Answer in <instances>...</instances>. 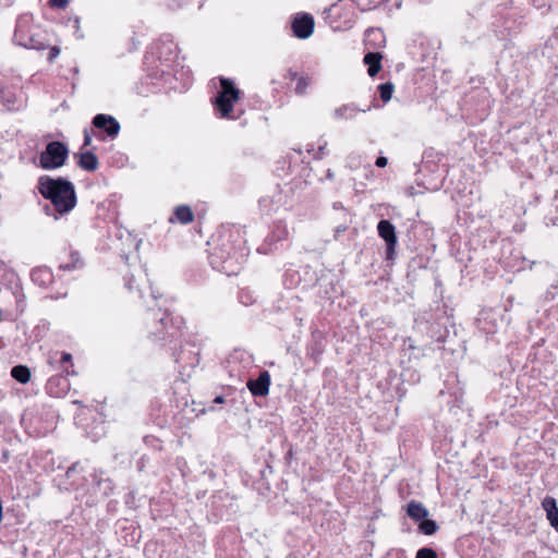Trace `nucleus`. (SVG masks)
I'll return each instance as SVG.
<instances>
[{
  "mask_svg": "<svg viewBox=\"0 0 558 558\" xmlns=\"http://www.w3.org/2000/svg\"><path fill=\"white\" fill-rule=\"evenodd\" d=\"M327 154H328L327 142H324L322 145H319L318 149L316 151H314V158L322 159Z\"/></svg>",
  "mask_w": 558,
  "mask_h": 558,
  "instance_id": "25",
  "label": "nucleus"
},
{
  "mask_svg": "<svg viewBox=\"0 0 558 558\" xmlns=\"http://www.w3.org/2000/svg\"><path fill=\"white\" fill-rule=\"evenodd\" d=\"M407 512L408 515L415 521L423 520L428 515V510L423 506V504L414 500L408 504Z\"/></svg>",
  "mask_w": 558,
  "mask_h": 558,
  "instance_id": "14",
  "label": "nucleus"
},
{
  "mask_svg": "<svg viewBox=\"0 0 558 558\" xmlns=\"http://www.w3.org/2000/svg\"><path fill=\"white\" fill-rule=\"evenodd\" d=\"M60 54V48L57 47V46H53L50 48V51H49V56H48V61L49 62H53L54 59Z\"/></svg>",
  "mask_w": 558,
  "mask_h": 558,
  "instance_id": "26",
  "label": "nucleus"
},
{
  "mask_svg": "<svg viewBox=\"0 0 558 558\" xmlns=\"http://www.w3.org/2000/svg\"><path fill=\"white\" fill-rule=\"evenodd\" d=\"M175 218L182 223L193 221L194 215L189 206H178L174 211Z\"/></svg>",
  "mask_w": 558,
  "mask_h": 558,
  "instance_id": "18",
  "label": "nucleus"
},
{
  "mask_svg": "<svg viewBox=\"0 0 558 558\" xmlns=\"http://www.w3.org/2000/svg\"><path fill=\"white\" fill-rule=\"evenodd\" d=\"M93 124L97 129H102L111 138H114L120 131L119 122L113 117L107 114L100 113L94 117Z\"/></svg>",
  "mask_w": 558,
  "mask_h": 558,
  "instance_id": "7",
  "label": "nucleus"
},
{
  "mask_svg": "<svg viewBox=\"0 0 558 558\" xmlns=\"http://www.w3.org/2000/svg\"><path fill=\"white\" fill-rule=\"evenodd\" d=\"M69 3V0H50V5L59 9H64Z\"/></svg>",
  "mask_w": 558,
  "mask_h": 558,
  "instance_id": "27",
  "label": "nucleus"
},
{
  "mask_svg": "<svg viewBox=\"0 0 558 558\" xmlns=\"http://www.w3.org/2000/svg\"><path fill=\"white\" fill-rule=\"evenodd\" d=\"M294 35L299 38H308L314 31V19L310 14L296 16L292 23Z\"/></svg>",
  "mask_w": 558,
  "mask_h": 558,
  "instance_id": "6",
  "label": "nucleus"
},
{
  "mask_svg": "<svg viewBox=\"0 0 558 558\" xmlns=\"http://www.w3.org/2000/svg\"><path fill=\"white\" fill-rule=\"evenodd\" d=\"M420 530L426 535H433L437 531V524L433 520H423Z\"/></svg>",
  "mask_w": 558,
  "mask_h": 558,
  "instance_id": "20",
  "label": "nucleus"
},
{
  "mask_svg": "<svg viewBox=\"0 0 558 558\" xmlns=\"http://www.w3.org/2000/svg\"><path fill=\"white\" fill-rule=\"evenodd\" d=\"M387 162H388V160H387V158H386V157H378V158L376 159V166H377V167H379V168H384V167H386V166H387Z\"/></svg>",
  "mask_w": 558,
  "mask_h": 558,
  "instance_id": "28",
  "label": "nucleus"
},
{
  "mask_svg": "<svg viewBox=\"0 0 558 558\" xmlns=\"http://www.w3.org/2000/svg\"><path fill=\"white\" fill-rule=\"evenodd\" d=\"M415 558H437V554L434 549L424 547L417 550Z\"/></svg>",
  "mask_w": 558,
  "mask_h": 558,
  "instance_id": "21",
  "label": "nucleus"
},
{
  "mask_svg": "<svg viewBox=\"0 0 558 558\" xmlns=\"http://www.w3.org/2000/svg\"><path fill=\"white\" fill-rule=\"evenodd\" d=\"M72 361V355L68 352H62L61 363H70Z\"/></svg>",
  "mask_w": 558,
  "mask_h": 558,
  "instance_id": "29",
  "label": "nucleus"
},
{
  "mask_svg": "<svg viewBox=\"0 0 558 558\" xmlns=\"http://www.w3.org/2000/svg\"><path fill=\"white\" fill-rule=\"evenodd\" d=\"M368 109H361L354 104H345L333 110V118L337 121L353 120L360 112H366Z\"/></svg>",
  "mask_w": 558,
  "mask_h": 558,
  "instance_id": "11",
  "label": "nucleus"
},
{
  "mask_svg": "<svg viewBox=\"0 0 558 558\" xmlns=\"http://www.w3.org/2000/svg\"><path fill=\"white\" fill-rule=\"evenodd\" d=\"M33 280H39V277H45L47 280L50 279V272L47 269H36L32 274Z\"/></svg>",
  "mask_w": 558,
  "mask_h": 558,
  "instance_id": "24",
  "label": "nucleus"
},
{
  "mask_svg": "<svg viewBox=\"0 0 558 558\" xmlns=\"http://www.w3.org/2000/svg\"><path fill=\"white\" fill-rule=\"evenodd\" d=\"M333 177H335L333 172L331 170H328L327 171V178L328 179H333Z\"/></svg>",
  "mask_w": 558,
  "mask_h": 558,
  "instance_id": "33",
  "label": "nucleus"
},
{
  "mask_svg": "<svg viewBox=\"0 0 558 558\" xmlns=\"http://www.w3.org/2000/svg\"><path fill=\"white\" fill-rule=\"evenodd\" d=\"M380 98L387 102L391 99L393 93V85L391 83H385L379 85Z\"/></svg>",
  "mask_w": 558,
  "mask_h": 558,
  "instance_id": "19",
  "label": "nucleus"
},
{
  "mask_svg": "<svg viewBox=\"0 0 558 558\" xmlns=\"http://www.w3.org/2000/svg\"><path fill=\"white\" fill-rule=\"evenodd\" d=\"M73 263L72 264H63L60 266L63 270H71L80 267L82 265V262L77 255H72Z\"/></svg>",
  "mask_w": 558,
  "mask_h": 558,
  "instance_id": "22",
  "label": "nucleus"
},
{
  "mask_svg": "<svg viewBox=\"0 0 558 558\" xmlns=\"http://www.w3.org/2000/svg\"><path fill=\"white\" fill-rule=\"evenodd\" d=\"M104 471L95 470L93 473V481L102 489L104 495L108 496L113 492V485L110 478H104Z\"/></svg>",
  "mask_w": 558,
  "mask_h": 558,
  "instance_id": "15",
  "label": "nucleus"
},
{
  "mask_svg": "<svg viewBox=\"0 0 558 558\" xmlns=\"http://www.w3.org/2000/svg\"><path fill=\"white\" fill-rule=\"evenodd\" d=\"M11 376L21 384H26L31 379V371L27 366L16 365L11 369Z\"/></svg>",
  "mask_w": 558,
  "mask_h": 558,
  "instance_id": "17",
  "label": "nucleus"
},
{
  "mask_svg": "<svg viewBox=\"0 0 558 558\" xmlns=\"http://www.w3.org/2000/svg\"><path fill=\"white\" fill-rule=\"evenodd\" d=\"M69 155L68 147L58 141L47 144L39 156V166L45 170H53L62 167Z\"/></svg>",
  "mask_w": 558,
  "mask_h": 558,
  "instance_id": "4",
  "label": "nucleus"
},
{
  "mask_svg": "<svg viewBox=\"0 0 558 558\" xmlns=\"http://www.w3.org/2000/svg\"><path fill=\"white\" fill-rule=\"evenodd\" d=\"M78 165L87 171H95L98 168V159L95 154L90 151L82 153L80 155Z\"/></svg>",
  "mask_w": 558,
  "mask_h": 558,
  "instance_id": "16",
  "label": "nucleus"
},
{
  "mask_svg": "<svg viewBox=\"0 0 558 558\" xmlns=\"http://www.w3.org/2000/svg\"><path fill=\"white\" fill-rule=\"evenodd\" d=\"M270 386V375L267 371H264L259 374L256 379H251L247 381V388L252 392L253 396L256 397H265L269 392Z\"/></svg>",
  "mask_w": 558,
  "mask_h": 558,
  "instance_id": "8",
  "label": "nucleus"
},
{
  "mask_svg": "<svg viewBox=\"0 0 558 558\" xmlns=\"http://www.w3.org/2000/svg\"><path fill=\"white\" fill-rule=\"evenodd\" d=\"M383 56L379 52H372L365 54L364 62L368 65V74L371 76H375L381 69V61Z\"/></svg>",
  "mask_w": 558,
  "mask_h": 558,
  "instance_id": "13",
  "label": "nucleus"
},
{
  "mask_svg": "<svg viewBox=\"0 0 558 558\" xmlns=\"http://www.w3.org/2000/svg\"><path fill=\"white\" fill-rule=\"evenodd\" d=\"M0 104L8 110H15L19 108L15 90L4 84L2 80H0Z\"/></svg>",
  "mask_w": 558,
  "mask_h": 558,
  "instance_id": "10",
  "label": "nucleus"
},
{
  "mask_svg": "<svg viewBox=\"0 0 558 558\" xmlns=\"http://www.w3.org/2000/svg\"><path fill=\"white\" fill-rule=\"evenodd\" d=\"M13 38L15 44L28 49L43 50L49 46L46 33L33 23L31 16L19 19Z\"/></svg>",
  "mask_w": 558,
  "mask_h": 558,
  "instance_id": "2",
  "label": "nucleus"
},
{
  "mask_svg": "<svg viewBox=\"0 0 558 558\" xmlns=\"http://www.w3.org/2000/svg\"><path fill=\"white\" fill-rule=\"evenodd\" d=\"M215 402H216V403H222V402H223V398H222V397H220V396H219V397H216V398H215Z\"/></svg>",
  "mask_w": 558,
  "mask_h": 558,
  "instance_id": "34",
  "label": "nucleus"
},
{
  "mask_svg": "<svg viewBox=\"0 0 558 558\" xmlns=\"http://www.w3.org/2000/svg\"><path fill=\"white\" fill-rule=\"evenodd\" d=\"M542 507L550 525L558 532V506L556 499L550 496L545 497Z\"/></svg>",
  "mask_w": 558,
  "mask_h": 558,
  "instance_id": "12",
  "label": "nucleus"
},
{
  "mask_svg": "<svg viewBox=\"0 0 558 558\" xmlns=\"http://www.w3.org/2000/svg\"><path fill=\"white\" fill-rule=\"evenodd\" d=\"M379 236L387 244V258L391 259L397 245V235L395 226L389 220H380L377 225Z\"/></svg>",
  "mask_w": 558,
  "mask_h": 558,
  "instance_id": "5",
  "label": "nucleus"
},
{
  "mask_svg": "<svg viewBox=\"0 0 558 558\" xmlns=\"http://www.w3.org/2000/svg\"><path fill=\"white\" fill-rule=\"evenodd\" d=\"M364 44L368 49H380L386 45V36L381 28L371 27L364 34Z\"/></svg>",
  "mask_w": 558,
  "mask_h": 558,
  "instance_id": "9",
  "label": "nucleus"
},
{
  "mask_svg": "<svg viewBox=\"0 0 558 558\" xmlns=\"http://www.w3.org/2000/svg\"><path fill=\"white\" fill-rule=\"evenodd\" d=\"M90 142H92L90 135L88 134V132H85V134H84V146L90 145Z\"/></svg>",
  "mask_w": 558,
  "mask_h": 558,
  "instance_id": "31",
  "label": "nucleus"
},
{
  "mask_svg": "<svg viewBox=\"0 0 558 558\" xmlns=\"http://www.w3.org/2000/svg\"><path fill=\"white\" fill-rule=\"evenodd\" d=\"M221 90L215 98V109L221 118H231L233 105L240 99L241 92L234 86V83L226 77H220Z\"/></svg>",
  "mask_w": 558,
  "mask_h": 558,
  "instance_id": "3",
  "label": "nucleus"
},
{
  "mask_svg": "<svg viewBox=\"0 0 558 558\" xmlns=\"http://www.w3.org/2000/svg\"><path fill=\"white\" fill-rule=\"evenodd\" d=\"M308 81L304 77H301L296 84L295 92L300 95H303L308 86Z\"/></svg>",
  "mask_w": 558,
  "mask_h": 558,
  "instance_id": "23",
  "label": "nucleus"
},
{
  "mask_svg": "<svg viewBox=\"0 0 558 558\" xmlns=\"http://www.w3.org/2000/svg\"><path fill=\"white\" fill-rule=\"evenodd\" d=\"M76 469V465H72L68 469L66 474L70 475L71 472H73Z\"/></svg>",
  "mask_w": 558,
  "mask_h": 558,
  "instance_id": "32",
  "label": "nucleus"
},
{
  "mask_svg": "<svg viewBox=\"0 0 558 558\" xmlns=\"http://www.w3.org/2000/svg\"><path fill=\"white\" fill-rule=\"evenodd\" d=\"M126 286L130 290L137 289L138 286L135 284L134 277H131L126 280Z\"/></svg>",
  "mask_w": 558,
  "mask_h": 558,
  "instance_id": "30",
  "label": "nucleus"
},
{
  "mask_svg": "<svg viewBox=\"0 0 558 558\" xmlns=\"http://www.w3.org/2000/svg\"><path fill=\"white\" fill-rule=\"evenodd\" d=\"M38 191L46 199L51 201L58 214H66L76 205L74 185L62 178H39Z\"/></svg>",
  "mask_w": 558,
  "mask_h": 558,
  "instance_id": "1",
  "label": "nucleus"
},
{
  "mask_svg": "<svg viewBox=\"0 0 558 558\" xmlns=\"http://www.w3.org/2000/svg\"><path fill=\"white\" fill-rule=\"evenodd\" d=\"M150 293H151V296H153L154 299H157V295H156L155 291H154L151 288H150Z\"/></svg>",
  "mask_w": 558,
  "mask_h": 558,
  "instance_id": "35",
  "label": "nucleus"
}]
</instances>
